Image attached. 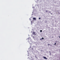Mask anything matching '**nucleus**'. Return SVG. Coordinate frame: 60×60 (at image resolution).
Masks as SVG:
<instances>
[{"label":"nucleus","mask_w":60,"mask_h":60,"mask_svg":"<svg viewBox=\"0 0 60 60\" xmlns=\"http://www.w3.org/2000/svg\"><path fill=\"white\" fill-rule=\"evenodd\" d=\"M35 34V33L34 32H33V35L34 34Z\"/></svg>","instance_id":"obj_3"},{"label":"nucleus","mask_w":60,"mask_h":60,"mask_svg":"<svg viewBox=\"0 0 60 60\" xmlns=\"http://www.w3.org/2000/svg\"><path fill=\"white\" fill-rule=\"evenodd\" d=\"M41 19V18L39 17V19Z\"/></svg>","instance_id":"obj_8"},{"label":"nucleus","mask_w":60,"mask_h":60,"mask_svg":"<svg viewBox=\"0 0 60 60\" xmlns=\"http://www.w3.org/2000/svg\"><path fill=\"white\" fill-rule=\"evenodd\" d=\"M51 15H52V13H51Z\"/></svg>","instance_id":"obj_11"},{"label":"nucleus","mask_w":60,"mask_h":60,"mask_svg":"<svg viewBox=\"0 0 60 60\" xmlns=\"http://www.w3.org/2000/svg\"><path fill=\"white\" fill-rule=\"evenodd\" d=\"M33 19H34V20H36V18H33Z\"/></svg>","instance_id":"obj_2"},{"label":"nucleus","mask_w":60,"mask_h":60,"mask_svg":"<svg viewBox=\"0 0 60 60\" xmlns=\"http://www.w3.org/2000/svg\"><path fill=\"white\" fill-rule=\"evenodd\" d=\"M56 43H55L54 44L55 45H56Z\"/></svg>","instance_id":"obj_6"},{"label":"nucleus","mask_w":60,"mask_h":60,"mask_svg":"<svg viewBox=\"0 0 60 60\" xmlns=\"http://www.w3.org/2000/svg\"><path fill=\"white\" fill-rule=\"evenodd\" d=\"M50 12V13H51V12L50 11H49Z\"/></svg>","instance_id":"obj_15"},{"label":"nucleus","mask_w":60,"mask_h":60,"mask_svg":"<svg viewBox=\"0 0 60 60\" xmlns=\"http://www.w3.org/2000/svg\"><path fill=\"white\" fill-rule=\"evenodd\" d=\"M53 37H52V38H53Z\"/></svg>","instance_id":"obj_12"},{"label":"nucleus","mask_w":60,"mask_h":60,"mask_svg":"<svg viewBox=\"0 0 60 60\" xmlns=\"http://www.w3.org/2000/svg\"><path fill=\"white\" fill-rule=\"evenodd\" d=\"M47 45H48V46H49V45H50L49 44H47Z\"/></svg>","instance_id":"obj_4"},{"label":"nucleus","mask_w":60,"mask_h":60,"mask_svg":"<svg viewBox=\"0 0 60 60\" xmlns=\"http://www.w3.org/2000/svg\"><path fill=\"white\" fill-rule=\"evenodd\" d=\"M36 58H38L37 57H36Z\"/></svg>","instance_id":"obj_16"},{"label":"nucleus","mask_w":60,"mask_h":60,"mask_svg":"<svg viewBox=\"0 0 60 60\" xmlns=\"http://www.w3.org/2000/svg\"><path fill=\"white\" fill-rule=\"evenodd\" d=\"M40 32H42V30H40Z\"/></svg>","instance_id":"obj_5"},{"label":"nucleus","mask_w":60,"mask_h":60,"mask_svg":"<svg viewBox=\"0 0 60 60\" xmlns=\"http://www.w3.org/2000/svg\"><path fill=\"white\" fill-rule=\"evenodd\" d=\"M59 37L60 38V37L59 36Z\"/></svg>","instance_id":"obj_14"},{"label":"nucleus","mask_w":60,"mask_h":60,"mask_svg":"<svg viewBox=\"0 0 60 60\" xmlns=\"http://www.w3.org/2000/svg\"><path fill=\"white\" fill-rule=\"evenodd\" d=\"M42 39H43H43H44V38H42Z\"/></svg>","instance_id":"obj_9"},{"label":"nucleus","mask_w":60,"mask_h":60,"mask_svg":"<svg viewBox=\"0 0 60 60\" xmlns=\"http://www.w3.org/2000/svg\"><path fill=\"white\" fill-rule=\"evenodd\" d=\"M43 58H44V59H47V58H46V57H45L44 56L43 57Z\"/></svg>","instance_id":"obj_1"},{"label":"nucleus","mask_w":60,"mask_h":60,"mask_svg":"<svg viewBox=\"0 0 60 60\" xmlns=\"http://www.w3.org/2000/svg\"><path fill=\"white\" fill-rule=\"evenodd\" d=\"M32 21H31V23H32Z\"/></svg>","instance_id":"obj_13"},{"label":"nucleus","mask_w":60,"mask_h":60,"mask_svg":"<svg viewBox=\"0 0 60 60\" xmlns=\"http://www.w3.org/2000/svg\"><path fill=\"white\" fill-rule=\"evenodd\" d=\"M46 12H48V11H47V10H46Z\"/></svg>","instance_id":"obj_10"},{"label":"nucleus","mask_w":60,"mask_h":60,"mask_svg":"<svg viewBox=\"0 0 60 60\" xmlns=\"http://www.w3.org/2000/svg\"><path fill=\"white\" fill-rule=\"evenodd\" d=\"M40 40H42V39H41V38H40Z\"/></svg>","instance_id":"obj_7"}]
</instances>
